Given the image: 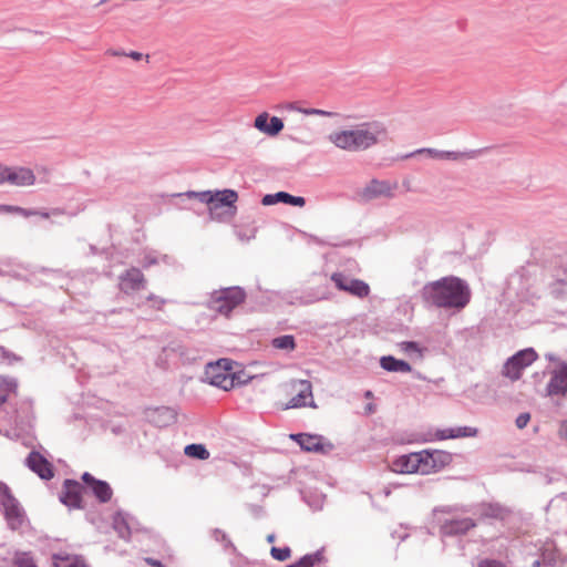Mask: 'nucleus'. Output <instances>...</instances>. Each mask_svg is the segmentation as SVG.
Returning a JSON list of instances; mask_svg holds the SVG:
<instances>
[{
    "mask_svg": "<svg viewBox=\"0 0 567 567\" xmlns=\"http://www.w3.org/2000/svg\"><path fill=\"white\" fill-rule=\"evenodd\" d=\"M53 567H87L80 556H72L65 553H58L52 556Z\"/></svg>",
    "mask_w": 567,
    "mask_h": 567,
    "instance_id": "cd10ccee",
    "label": "nucleus"
},
{
    "mask_svg": "<svg viewBox=\"0 0 567 567\" xmlns=\"http://www.w3.org/2000/svg\"><path fill=\"white\" fill-rule=\"evenodd\" d=\"M475 526L476 523L473 518H452L442 523L441 530L445 536H457L466 534Z\"/></svg>",
    "mask_w": 567,
    "mask_h": 567,
    "instance_id": "412c9836",
    "label": "nucleus"
},
{
    "mask_svg": "<svg viewBox=\"0 0 567 567\" xmlns=\"http://www.w3.org/2000/svg\"><path fill=\"white\" fill-rule=\"evenodd\" d=\"M421 451L400 455L390 464V470L398 474H424Z\"/></svg>",
    "mask_w": 567,
    "mask_h": 567,
    "instance_id": "1a4fd4ad",
    "label": "nucleus"
},
{
    "mask_svg": "<svg viewBox=\"0 0 567 567\" xmlns=\"http://www.w3.org/2000/svg\"><path fill=\"white\" fill-rule=\"evenodd\" d=\"M457 509H458V507L441 506V507H436V508L434 509V512H436V513H439V512H440V513H452V512H455V511H457Z\"/></svg>",
    "mask_w": 567,
    "mask_h": 567,
    "instance_id": "3c124183",
    "label": "nucleus"
},
{
    "mask_svg": "<svg viewBox=\"0 0 567 567\" xmlns=\"http://www.w3.org/2000/svg\"><path fill=\"white\" fill-rule=\"evenodd\" d=\"M270 555L278 561H285L291 556V549L288 546L285 547H271Z\"/></svg>",
    "mask_w": 567,
    "mask_h": 567,
    "instance_id": "4c0bfd02",
    "label": "nucleus"
},
{
    "mask_svg": "<svg viewBox=\"0 0 567 567\" xmlns=\"http://www.w3.org/2000/svg\"><path fill=\"white\" fill-rule=\"evenodd\" d=\"M16 214L17 215H20L24 218H28V217H31V216H40L42 218H49L51 216H59V215H62L64 214V212L60 208H54L50 212H45V210H38V209H28V208H23V207H19L16 209Z\"/></svg>",
    "mask_w": 567,
    "mask_h": 567,
    "instance_id": "2f4dec72",
    "label": "nucleus"
},
{
    "mask_svg": "<svg viewBox=\"0 0 567 567\" xmlns=\"http://www.w3.org/2000/svg\"><path fill=\"white\" fill-rule=\"evenodd\" d=\"M296 394L290 399L287 408H303L311 406L316 408L312 398V385L308 380H298L295 382Z\"/></svg>",
    "mask_w": 567,
    "mask_h": 567,
    "instance_id": "dca6fc26",
    "label": "nucleus"
},
{
    "mask_svg": "<svg viewBox=\"0 0 567 567\" xmlns=\"http://www.w3.org/2000/svg\"><path fill=\"white\" fill-rule=\"evenodd\" d=\"M13 564L16 567H38L33 556L28 551L16 553Z\"/></svg>",
    "mask_w": 567,
    "mask_h": 567,
    "instance_id": "c9c22d12",
    "label": "nucleus"
},
{
    "mask_svg": "<svg viewBox=\"0 0 567 567\" xmlns=\"http://www.w3.org/2000/svg\"><path fill=\"white\" fill-rule=\"evenodd\" d=\"M396 184L389 181L372 179L361 192V197L364 200H373L377 198L385 197L391 198L394 196Z\"/></svg>",
    "mask_w": 567,
    "mask_h": 567,
    "instance_id": "f8f14e48",
    "label": "nucleus"
},
{
    "mask_svg": "<svg viewBox=\"0 0 567 567\" xmlns=\"http://www.w3.org/2000/svg\"><path fill=\"white\" fill-rule=\"evenodd\" d=\"M91 250H92V252H95L94 246H91Z\"/></svg>",
    "mask_w": 567,
    "mask_h": 567,
    "instance_id": "0e129e2a",
    "label": "nucleus"
},
{
    "mask_svg": "<svg viewBox=\"0 0 567 567\" xmlns=\"http://www.w3.org/2000/svg\"><path fill=\"white\" fill-rule=\"evenodd\" d=\"M442 381H443V378H440V379L435 380L434 382H435L436 384H439V383H440V382H442Z\"/></svg>",
    "mask_w": 567,
    "mask_h": 567,
    "instance_id": "e2e57ef3",
    "label": "nucleus"
},
{
    "mask_svg": "<svg viewBox=\"0 0 567 567\" xmlns=\"http://www.w3.org/2000/svg\"><path fill=\"white\" fill-rule=\"evenodd\" d=\"M331 280L339 290L349 292L354 297L364 298L370 293V287L367 282L348 277L342 272H334L331 276Z\"/></svg>",
    "mask_w": 567,
    "mask_h": 567,
    "instance_id": "9d476101",
    "label": "nucleus"
},
{
    "mask_svg": "<svg viewBox=\"0 0 567 567\" xmlns=\"http://www.w3.org/2000/svg\"><path fill=\"white\" fill-rule=\"evenodd\" d=\"M178 197H187L188 199H197L200 203L208 205V213L212 220L219 223L229 221L237 212L235 203L238 199V194L234 189L223 190H203L177 194Z\"/></svg>",
    "mask_w": 567,
    "mask_h": 567,
    "instance_id": "7ed1b4c3",
    "label": "nucleus"
},
{
    "mask_svg": "<svg viewBox=\"0 0 567 567\" xmlns=\"http://www.w3.org/2000/svg\"><path fill=\"white\" fill-rule=\"evenodd\" d=\"M213 537L215 538L216 542L225 544V546L230 545V540L228 539L225 532H223L218 528L213 530Z\"/></svg>",
    "mask_w": 567,
    "mask_h": 567,
    "instance_id": "a19ab883",
    "label": "nucleus"
},
{
    "mask_svg": "<svg viewBox=\"0 0 567 567\" xmlns=\"http://www.w3.org/2000/svg\"><path fill=\"white\" fill-rule=\"evenodd\" d=\"M116 6H110V8L105 11V12H109L111 10H113Z\"/></svg>",
    "mask_w": 567,
    "mask_h": 567,
    "instance_id": "680f3d73",
    "label": "nucleus"
},
{
    "mask_svg": "<svg viewBox=\"0 0 567 567\" xmlns=\"http://www.w3.org/2000/svg\"><path fill=\"white\" fill-rule=\"evenodd\" d=\"M132 518L127 513H124L122 511L115 512L113 515V522L112 526L120 538L124 540H130L132 535V526H131Z\"/></svg>",
    "mask_w": 567,
    "mask_h": 567,
    "instance_id": "a878e982",
    "label": "nucleus"
},
{
    "mask_svg": "<svg viewBox=\"0 0 567 567\" xmlns=\"http://www.w3.org/2000/svg\"><path fill=\"white\" fill-rule=\"evenodd\" d=\"M163 262L165 265H173L174 258L168 255H161L156 250L145 249L143 252L142 266L148 268L151 266Z\"/></svg>",
    "mask_w": 567,
    "mask_h": 567,
    "instance_id": "c85d7f7f",
    "label": "nucleus"
},
{
    "mask_svg": "<svg viewBox=\"0 0 567 567\" xmlns=\"http://www.w3.org/2000/svg\"><path fill=\"white\" fill-rule=\"evenodd\" d=\"M20 361H22L21 357L0 346V362L11 365Z\"/></svg>",
    "mask_w": 567,
    "mask_h": 567,
    "instance_id": "e433bc0d",
    "label": "nucleus"
},
{
    "mask_svg": "<svg viewBox=\"0 0 567 567\" xmlns=\"http://www.w3.org/2000/svg\"><path fill=\"white\" fill-rule=\"evenodd\" d=\"M386 137V126L382 122L370 121L333 132L329 135V141L347 152H363L382 143Z\"/></svg>",
    "mask_w": 567,
    "mask_h": 567,
    "instance_id": "f257e3e1",
    "label": "nucleus"
},
{
    "mask_svg": "<svg viewBox=\"0 0 567 567\" xmlns=\"http://www.w3.org/2000/svg\"><path fill=\"white\" fill-rule=\"evenodd\" d=\"M415 377H416L417 379H420V380H426V378H425V377H423L420 372H417V373L415 374Z\"/></svg>",
    "mask_w": 567,
    "mask_h": 567,
    "instance_id": "052dcab7",
    "label": "nucleus"
},
{
    "mask_svg": "<svg viewBox=\"0 0 567 567\" xmlns=\"http://www.w3.org/2000/svg\"><path fill=\"white\" fill-rule=\"evenodd\" d=\"M508 509L497 503H487L482 505L481 515L487 518L504 519Z\"/></svg>",
    "mask_w": 567,
    "mask_h": 567,
    "instance_id": "c756f323",
    "label": "nucleus"
},
{
    "mask_svg": "<svg viewBox=\"0 0 567 567\" xmlns=\"http://www.w3.org/2000/svg\"><path fill=\"white\" fill-rule=\"evenodd\" d=\"M18 206L13 205H0V213L16 214Z\"/></svg>",
    "mask_w": 567,
    "mask_h": 567,
    "instance_id": "49530a36",
    "label": "nucleus"
},
{
    "mask_svg": "<svg viewBox=\"0 0 567 567\" xmlns=\"http://www.w3.org/2000/svg\"><path fill=\"white\" fill-rule=\"evenodd\" d=\"M477 567H506V564L498 559L484 558L477 563Z\"/></svg>",
    "mask_w": 567,
    "mask_h": 567,
    "instance_id": "ea45409f",
    "label": "nucleus"
},
{
    "mask_svg": "<svg viewBox=\"0 0 567 567\" xmlns=\"http://www.w3.org/2000/svg\"><path fill=\"white\" fill-rule=\"evenodd\" d=\"M120 289L124 293L141 290L145 287V277L143 272L135 267L124 271L120 277Z\"/></svg>",
    "mask_w": 567,
    "mask_h": 567,
    "instance_id": "a211bd4d",
    "label": "nucleus"
},
{
    "mask_svg": "<svg viewBox=\"0 0 567 567\" xmlns=\"http://www.w3.org/2000/svg\"><path fill=\"white\" fill-rule=\"evenodd\" d=\"M8 166L0 164V185L7 183Z\"/></svg>",
    "mask_w": 567,
    "mask_h": 567,
    "instance_id": "de8ad7c7",
    "label": "nucleus"
},
{
    "mask_svg": "<svg viewBox=\"0 0 567 567\" xmlns=\"http://www.w3.org/2000/svg\"><path fill=\"white\" fill-rule=\"evenodd\" d=\"M275 539H276L275 534H269V535L267 536V542H268V543H274V542H275Z\"/></svg>",
    "mask_w": 567,
    "mask_h": 567,
    "instance_id": "bf43d9fd",
    "label": "nucleus"
},
{
    "mask_svg": "<svg viewBox=\"0 0 567 567\" xmlns=\"http://www.w3.org/2000/svg\"><path fill=\"white\" fill-rule=\"evenodd\" d=\"M537 353L533 348H526L511 358L504 364L503 373L512 380H518L522 377V371L530 365L536 359Z\"/></svg>",
    "mask_w": 567,
    "mask_h": 567,
    "instance_id": "0eeeda50",
    "label": "nucleus"
},
{
    "mask_svg": "<svg viewBox=\"0 0 567 567\" xmlns=\"http://www.w3.org/2000/svg\"><path fill=\"white\" fill-rule=\"evenodd\" d=\"M255 127L269 135L275 136L279 134L284 128V122L278 116H269L268 113L264 112L255 118Z\"/></svg>",
    "mask_w": 567,
    "mask_h": 567,
    "instance_id": "5701e85b",
    "label": "nucleus"
},
{
    "mask_svg": "<svg viewBox=\"0 0 567 567\" xmlns=\"http://www.w3.org/2000/svg\"><path fill=\"white\" fill-rule=\"evenodd\" d=\"M262 205L270 206L277 203H284L297 207H302L306 204V199L301 196H293L287 192H278L275 194H267L261 199Z\"/></svg>",
    "mask_w": 567,
    "mask_h": 567,
    "instance_id": "b1692460",
    "label": "nucleus"
},
{
    "mask_svg": "<svg viewBox=\"0 0 567 567\" xmlns=\"http://www.w3.org/2000/svg\"><path fill=\"white\" fill-rule=\"evenodd\" d=\"M290 437L296 441L301 450L307 452H321L323 451L322 436L312 435L308 433L291 434Z\"/></svg>",
    "mask_w": 567,
    "mask_h": 567,
    "instance_id": "393cba45",
    "label": "nucleus"
},
{
    "mask_svg": "<svg viewBox=\"0 0 567 567\" xmlns=\"http://www.w3.org/2000/svg\"><path fill=\"white\" fill-rule=\"evenodd\" d=\"M478 433V430L473 426H455L443 430H436L434 434L429 433L422 437L421 442H431L434 440L443 441L460 437H474Z\"/></svg>",
    "mask_w": 567,
    "mask_h": 567,
    "instance_id": "ddd939ff",
    "label": "nucleus"
},
{
    "mask_svg": "<svg viewBox=\"0 0 567 567\" xmlns=\"http://www.w3.org/2000/svg\"><path fill=\"white\" fill-rule=\"evenodd\" d=\"M0 505L3 509L4 517L11 529H19L24 520L25 513L18 499L11 494L10 488L0 482Z\"/></svg>",
    "mask_w": 567,
    "mask_h": 567,
    "instance_id": "423d86ee",
    "label": "nucleus"
},
{
    "mask_svg": "<svg viewBox=\"0 0 567 567\" xmlns=\"http://www.w3.org/2000/svg\"><path fill=\"white\" fill-rule=\"evenodd\" d=\"M426 301L439 308H464L470 301L467 285L456 277H445L423 288Z\"/></svg>",
    "mask_w": 567,
    "mask_h": 567,
    "instance_id": "f03ea898",
    "label": "nucleus"
},
{
    "mask_svg": "<svg viewBox=\"0 0 567 567\" xmlns=\"http://www.w3.org/2000/svg\"><path fill=\"white\" fill-rule=\"evenodd\" d=\"M547 289L554 298H564L567 296V254L559 257L551 271V281L547 284Z\"/></svg>",
    "mask_w": 567,
    "mask_h": 567,
    "instance_id": "6e6552de",
    "label": "nucleus"
},
{
    "mask_svg": "<svg viewBox=\"0 0 567 567\" xmlns=\"http://www.w3.org/2000/svg\"><path fill=\"white\" fill-rule=\"evenodd\" d=\"M18 391V381L12 377L0 375V392L10 396Z\"/></svg>",
    "mask_w": 567,
    "mask_h": 567,
    "instance_id": "f704fd0d",
    "label": "nucleus"
},
{
    "mask_svg": "<svg viewBox=\"0 0 567 567\" xmlns=\"http://www.w3.org/2000/svg\"><path fill=\"white\" fill-rule=\"evenodd\" d=\"M546 391L548 395H567V362H559V367L550 372Z\"/></svg>",
    "mask_w": 567,
    "mask_h": 567,
    "instance_id": "4468645a",
    "label": "nucleus"
},
{
    "mask_svg": "<svg viewBox=\"0 0 567 567\" xmlns=\"http://www.w3.org/2000/svg\"><path fill=\"white\" fill-rule=\"evenodd\" d=\"M530 421V414L525 412V413H520L516 420H515V424L518 429H524L528 422Z\"/></svg>",
    "mask_w": 567,
    "mask_h": 567,
    "instance_id": "79ce46f5",
    "label": "nucleus"
},
{
    "mask_svg": "<svg viewBox=\"0 0 567 567\" xmlns=\"http://www.w3.org/2000/svg\"><path fill=\"white\" fill-rule=\"evenodd\" d=\"M324 561L323 550L319 549L315 553L302 556L298 561L288 565L287 567H315Z\"/></svg>",
    "mask_w": 567,
    "mask_h": 567,
    "instance_id": "7c9ffc66",
    "label": "nucleus"
},
{
    "mask_svg": "<svg viewBox=\"0 0 567 567\" xmlns=\"http://www.w3.org/2000/svg\"><path fill=\"white\" fill-rule=\"evenodd\" d=\"M9 398L7 394H3L0 392V406H2L4 403L9 401Z\"/></svg>",
    "mask_w": 567,
    "mask_h": 567,
    "instance_id": "4d7b16f0",
    "label": "nucleus"
},
{
    "mask_svg": "<svg viewBox=\"0 0 567 567\" xmlns=\"http://www.w3.org/2000/svg\"><path fill=\"white\" fill-rule=\"evenodd\" d=\"M545 358L550 361V362H555L559 365V362H563L556 354L551 353V352H547L545 353Z\"/></svg>",
    "mask_w": 567,
    "mask_h": 567,
    "instance_id": "603ef678",
    "label": "nucleus"
},
{
    "mask_svg": "<svg viewBox=\"0 0 567 567\" xmlns=\"http://www.w3.org/2000/svg\"><path fill=\"white\" fill-rule=\"evenodd\" d=\"M82 481L91 488L99 502L107 503L112 498L113 491L106 481L97 480L87 472L83 473Z\"/></svg>",
    "mask_w": 567,
    "mask_h": 567,
    "instance_id": "aec40b11",
    "label": "nucleus"
},
{
    "mask_svg": "<svg viewBox=\"0 0 567 567\" xmlns=\"http://www.w3.org/2000/svg\"><path fill=\"white\" fill-rule=\"evenodd\" d=\"M402 350L405 352H420L419 344L414 341H405L401 343Z\"/></svg>",
    "mask_w": 567,
    "mask_h": 567,
    "instance_id": "37998d69",
    "label": "nucleus"
},
{
    "mask_svg": "<svg viewBox=\"0 0 567 567\" xmlns=\"http://www.w3.org/2000/svg\"><path fill=\"white\" fill-rule=\"evenodd\" d=\"M204 380L209 384L228 391L235 386V375L231 372V361L219 359L208 362L204 372Z\"/></svg>",
    "mask_w": 567,
    "mask_h": 567,
    "instance_id": "39448f33",
    "label": "nucleus"
},
{
    "mask_svg": "<svg viewBox=\"0 0 567 567\" xmlns=\"http://www.w3.org/2000/svg\"><path fill=\"white\" fill-rule=\"evenodd\" d=\"M163 413L167 416L169 421H173L175 419V413L172 409L164 408L162 409Z\"/></svg>",
    "mask_w": 567,
    "mask_h": 567,
    "instance_id": "5fc2aeb1",
    "label": "nucleus"
},
{
    "mask_svg": "<svg viewBox=\"0 0 567 567\" xmlns=\"http://www.w3.org/2000/svg\"><path fill=\"white\" fill-rule=\"evenodd\" d=\"M147 300L148 301H152L153 302V307L156 308V309H161L162 306L165 303V300L151 293L148 297H147Z\"/></svg>",
    "mask_w": 567,
    "mask_h": 567,
    "instance_id": "c03bdc74",
    "label": "nucleus"
},
{
    "mask_svg": "<svg viewBox=\"0 0 567 567\" xmlns=\"http://www.w3.org/2000/svg\"><path fill=\"white\" fill-rule=\"evenodd\" d=\"M271 346L278 350L293 351L297 347L295 337L291 334H284L272 339Z\"/></svg>",
    "mask_w": 567,
    "mask_h": 567,
    "instance_id": "473e14b6",
    "label": "nucleus"
},
{
    "mask_svg": "<svg viewBox=\"0 0 567 567\" xmlns=\"http://www.w3.org/2000/svg\"><path fill=\"white\" fill-rule=\"evenodd\" d=\"M106 53L110 54V55H113V56H121V55H125L126 54V52H124V51L114 50V49L107 50Z\"/></svg>",
    "mask_w": 567,
    "mask_h": 567,
    "instance_id": "6e6d98bb",
    "label": "nucleus"
},
{
    "mask_svg": "<svg viewBox=\"0 0 567 567\" xmlns=\"http://www.w3.org/2000/svg\"><path fill=\"white\" fill-rule=\"evenodd\" d=\"M184 453L196 460H207L209 457V452L203 444H188L185 446Z\"/></svg>",
    "mask_w": 567,
    "mask_h": 567,
    "instance_id": "72a5a7b5",
    "label": "nucleus"
},
{
    "mask_svg": "<svg viewBox=\"0 0 567 567\" xmlns=\"http://www.w3.org/2000/svg\"><path fill=\"white\" fill-rule=\"evenodd\" d=\"M481 151H467V152H455V151H440L436 148H419L410 154H408L405 157H412L419 154H426L431 158L435 159H449V161H457L463 157L466 158H474L476 157Z\"/></svg>",
    "mask_w": 567,
    "mask_h": 567,
    "instance_id": "f3484780",
    "label": "nucleus"
},
{
    "mask_svg": "<svg viewBox=\"0 0 567 567\" xmlns=\"http://www.w3.org/2000/svg\"><path fill=\"white\" fill-rule=\"evenodd\" d=\"M424 474L439 472L452 462V454L441 450H422Z\"/></svg>",
    "mask_w": 567,
    "mask_h": 567,
    "instance_id": "9b49d317",
    "label": "nucleus"
},
{
    "mask_svg": "<svg viewBox=\"0 0 567 567\" xmlns=\"http://www.w3.org/2000/svg\"><path fill=\"white\" fill-rule=\"evenodd\" d=\"M125 56H128L135 61H138L143 58V54L141 52H137V51H131L128 53L125 54Z\"/></svg>",
    "mask_w": 567,
    "mask_h": 567,
    "instance_id": "864d4df0",
    "label": "nucleus"
},
{
    "mask_svg": "<svg viewBox=\"0 0 567 567\" xmlns=\"http://www.w3.org/2000/svg\"><path fill=\"white\" fill-rule=\"evenodd\" d=\"M145 563L152 567H164L161 560L152 557H146Z\"/></svg>",
    "mask_w": 567,
    "mask_h": 567,
    "instance_id": "09e8293b",
    "label": "nucleus"
},
{
    "mask_svg": "<svg viewBox=\"0 0 567 567\" xmlns=\"http://www.w3.org/2000/svg\"><path fill=\"white\" fill-rule=\"evenodd\" d=\"M35 182L34 173L27 167L8 166L7 183L12 186L23 187L31 186Z\"/></svg>",
    "mask_w": 567,
    "mask_h": 567,
    "instance_id": "4be33fe9",
    "label": "nucleus"
},
{
    "mask_svg": "<svg viewBox=\"0 0 567 567\" xmlns=\"http://www.w3.org/2000/svg\"><path fill=\"white\" fill-rule=\"evenodd\" d=\"M299 111L305 115H319L326 117H333L337 115V113L334 112H329L320 109H300Z\"/></svg>",
    "mask_w": 567,
    "mask_h": 567,
    "instance_id": "58836bf2",
    "label": "nucleus"
},
{
    "mask_svg": "<svg viewBox=\"0 0 567 567\" xmlns=\"http://www.w3.org/2000/svg\"><path fill=\"white\" fill-rule=\"evenodd\" d=\"M384 497H389L391 495V489L389 487H384L382 491Z\"/></svg>",
    "mask_w": 567,
    "mask_h": 567,
    "instance_id": "13d9d810",
    "label": "nucleus"
},
{
    "mask_svg": "<svg viewBox=\"0 0 567 567\" xmlns=\"http://www.w3.org/2000/svg\"><path fill=\"white\" fill-rule=\"evenodd\" d=\"M523 278H524V270L522 272H516L515 275H513L511 278H509V285L511 286H514L515 284H519L522 285L523 282Z\"/></svg>",
    "mask_w": 567,
    "mask_h": 567,
    "instance_id": "a18cd8bd",
    "label": "nucleus"
},
{
    "mask_svg": "<svg viewBox=\"0 0 567 567\" xmlns=\"http://www.w3.org/2000/svg\"><path fill=\"white\" fill-rule=\"evenodd\" d=\"M24 464L42 480H51L54 475L52 464L37 451H31L29 453Z\"/></svg>",
    "mask_w": 567,
    "mask_h": 567,
    "instance_id": "2eb2a0df",
    "label": "nucleus"
},
{
    "mask_svg": "<svg viewBox=\"0 0 567 567\" xmlns=\"http://www.w3.org/2000/svg\"><path fill=\"white\" fill-rule=\"evenodd\" d=\"M245 299L246 292L238 286L221 288L212 293L208 307L220 315L228 316Z\"/></svg>",
    "mask_w": 567,
    "mask_h": 567,
    "instance_id": "20e7f679",
    "label": "nucleus"
},
{
    "mask_svg": "<svg viewBox=\"0 0 567 567\" xmlns=\"http://www.w3.org/2000/svg\"><path fill=\"white\" fill-rule=\"evenodd\" d=\"M82 485L73 480H65L63 489L60 495V501L68 507L81 508L82 507Z\"/></svg>",
    "mask_w": 567,
    "mask_h": 567,
    "instance_id": "6ab92c4d",
    "label": "nucleus"
},
{
    "mask_svg": "<svg viewBox=\"0 0 567 567\" xmlns=\"http://www.w3.org/2000/svg\"><path fill=\"white\" fill-rule=\"evenodd\" d=\"M558 433L561 439L567 440V421L561 422Z\"/></svg>",
    "mask_w": 567,
    "mask_h": 567,
    "instance_id": "8fccbe9b",
    "label": "nucleus"
},
{
    "mask_svg": "<svg viewBox=\"0 0 567 567\" xmlns=\"http://www.w3.org/2000/svg\"><path fill=\"white\" fill-rule=\"evenodd\" d=\"M380 365L382 369L389 372H411L412 367L409 362L404 360L396 359L392 355H384L380 359Z\"/></svg>",
    "mask_w": 567,
    "mask_h": 567,
    "instance_id": "bb28decb",
    "label": "nucleus"
}]
</instances>
